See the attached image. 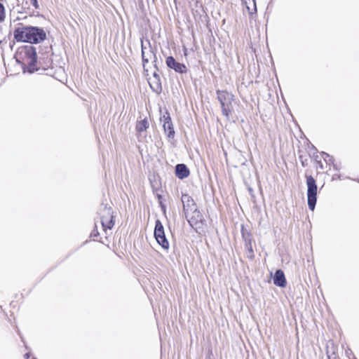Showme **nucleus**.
<instances>
[{"label":"nucleus","instance_id":"39448f33","mask_svg":"<svg viewBox=\"0 0 359 359\" xmlns=\"http://www.w3.org/2000/svg\"><path fill=\"white\" fill-rule=\"evenodd\" d=\"M307 201L311 210H313L317 201V184L315 179L311 175H306Z\"/></svg>","mask_w":359,"mask_h":359},{"label":"nucleus","instance_id":"ddd939ff","mask_svg":"<svg viewBox=\"0 0 359 359\" xmlns=\"http://www.w3.org/2000/svg\"><path fill=\"white\" fill-rule=\"evenodd\" d=\"M273 284L280 287H285L287 282L285 277L284 272L281 269H278L274 273L273 278Z\"/></svg>","mask_w":359,"mask_h":359},{"label":"nucleus","instance_id":"a878e982","mask_svg":"<svg viewBox=\"0 0 359 359\" xmlns=\"http://www.w3.org/2000/svg\"><path fill=\"white\" fill-rule=\"evenodd\" d=\"M319 163H320V167L321 168H323V165H322V163H321L320 162H319Z\"/></svg>","mask_w":359,"mask_h":359},{"label":"nucleus","instance_id":"b1692460","mask_svg":"<svg viewBox=\"0 0 359 359\" xmlns=\"http://www.w3.org/2000/svg\"><path fill=\"white\" fill-rule=\"evenodd\" d=\"M299 158L301 159V161H302V165H303L304 167V166H306V164L305 163V161H304L302 160V156H299Z\"/></svg>","mask_w":359,"mask_h":359},{"label":"nucleus","instance_id":"20e7f679","mask_svg":"<svg viewBox=\"0 0 359 359\" xmlns=\"http://www.w3.org/2000/svg\"><path fill=\"white\" fill-rule=\"evenodd\" d=\"M98 214L100 216L103 230L107 233V230L111 229L114 225L112 208L107 204L102 203Z\"/></svg>","mask_w":359,"mask_h":359},{"label":"nucleus","instance_id":"423d86ee","mask_svg":"<svg viewBox=\"0 0 359 359\" xmlns=\"http://www.w3.org/2000/svg\"><path fill=\"white\" fill-rule=\"evenodd\" d=\"M185 217L189 225L194 229L196 232L203 229L205 222L202 214L197 208L193 212H190V213L186 215Z\"/></svg>","mask_w":359,"mask_h":359},{"label":"nucleus","instance_id":"9b49d317","mask_svg":"<svg viewBox=\"0 0 359 359\" xmlns=\"http://www.w3.org/2000/svg\"><path fill=\"white\" fill-rule=\"evenodd\" d=\"M166 65L169 68L174 69L177 73L183 74L187 72L186 66L182 63L177 62L172 56H169L166 58Z\"/></svg>","mask_w":359,"mask_h":359},{"label":"nucleus","instance_id":"2eb2a0df","mask_svg":"<svg viewBox=\"0 0 359 359\" xmlns=\"http://www.w3.org/2000/svg\"><path fill=\"white\" fill-rule=\"evenodd\" d=\"M151 90L156 93L157 94H160L162 91V86L161 82V79H152L150 78L148 81Z\"/></svg>","mask_w":359,"mask_h":359},{"label":"nucleus","instance_id":"5701e85b","mask_svg":"<svg viewBox=\"0 0 359 359\" xmlns=\"http://www.w3.org/2000/svg\"><path fill=\"white\" fill-rule=\"evenodd\" d=\"M151 78L152 79H161L160 76L156 72H154L153 76Z\"/></svg>","mask_w":359,"mask_h":359},{"label":"nucleus","instance_id":"f8f14e48","mask_svg":"<svg viewBox=\"0 0 359 359\" xmlns=\"http://www.w3.org/2000/svg\"><path fill=\"white\" fill-rule=\"evenodd\" d=\"M147 44L149 46V49L148 51H147V47L144 44L143 41H141V47H142V62L144 65L145 63L149 62V60H151L152 57H154L155 60L156 59V54L154 53L151 48V43L149 41H147Z\"/></svg>","mask_w":359,"mask_h":359},{"label":"nucleus","instance_id":"f3484780","mask_svg":"<svg viewBox=\"0 0 359 359\" xmlns=\"http://www.w3.org/2000/svg\"><path fill=\"white\" fill-rule=\"evenodd\" d=\"M5 7L3 4L0 3V23L5 19Z\"/></svg>","mask_w":359,"mask_h":359},{"label":"nucleus","instance_id":"9d476101","mask_svg":"<svg viewBox=\"0 0 359 359\" xmlns=\"http://www.w3.org/2000/svg\"><path fill=\"white\" fill-rule=\"evenodd\" d=\"M242 236L245 241L247 257L250 259H253L255 254L252 245V236L250 233L245 232L243 229H242Z\"/></svg>","mask_w":359,"mask_h":359},{"label":"nucleus","instance_id":"393cba45","mask_svg":"<svg viewBox=\"0 0 359 359\" xmlns=\"http://www.w3.org/2000/svg\"><path fill=\"white\" fill-rule=\"evenodd\" d=\"M24 357L25 359H28L29 357H30V353H27L24 355Z\"/></svg>","mask_w":359,"mask_h":359},{"label":"nucleus","instance_id":"aec40b11","mask_svg":"<svg viewBox=\"0 0 359 359\" xmlns=\"http://www.w3.org/2000/svg\"><path fill=\"white\" fill-rule=\"evenodd\" d=\"M159 205H160V207H161V210L163 212V214H165V212H166V207H165V205L161 201H159Z\"/></svg>","mask_w":359,"mask_h":359},{"label":"nucleus","instance_id":"6ab92c4d","mask_svg":"<svg viewBox=\"0 0 359 359\" xmlns=\"http://www.w3.org/2000/svg\"><path fill=\"white\" fill-rule=\"evenodd\" d=\"M324 161H325L327 163H328V164H331V163H332V164H333L334 168L335 169H337V167H336V165L334 164V158H333V157H332V156H330V158H328V159H327L326 158H324Z\"/></svg>","mask_w":359,"mask_h":359},{"label":"nucleus","instance_id":"bb28decb","mask_svg":"<svg viewBox=\"0 0 359 359\" xmlns=\"http://www.w3.org/2000/svg\"><path fill=\"white\" fill-rule=\"evenodd\" d=\"M32 359H37V358H32Z\"/></svg>","mask_w":359,"mask_h":359},{"label":"nucleus","instance_id":"6e6552de","mask_svg":"<svg viewBox=\"0 0 359 359\" xmlns=\"http://www.w3.org/2000/svg\"><path fill=\"white\" fill-rule=\"evenodd\" d=\"M161 121L163 122V127L167 137L169 139H173L175 137V132L170 114L166 111L161 118Z\"/></svg>","mask_w":359,"mask_h":359},{"label":"nucleus","instance_id":"4468645a","mask_svg":"<svg viewBox=\"0 0 359 359\" xmlns=\"http://www.w3.org/2000/svg\"><path fill=\"white\" fill-rule=\"evenodd\" d=\"M189 170L185 164L180 163L175 166V175L183 180L189 175Z\"/></svg>","mask_w":359,"mask_h":359},{"label":"nucleus","instance_id":"412c9836","mask_svg":"<svg viewBox=\"0 0 359 359\" xmlns=\"http://www.w3.org/2000/svg\"><path fill=\"white\" fill-rule=\"evenodd\" d=\"M31 4L35 8H39L38 1L37 0H30Z\"/></svg>","mask_w":359,"mask_h":359},{"label":"nucleus","instance_id":"0eeeda50","mask_svg":"<svg viewBox=\"0 0 359 359\" xmlns=\"http://www.w3.org/2000/svg\"><path fill=\"white\" fill-rule=\"evenodd\" d=\"M154 234L156 242L162 248L166 250H168L170 244L165 237L163 225L159 219L156 220Z\"/></svg>","mask_w":359,"mask_h":359},{"label":"nucleus","instance_id":"1a4fd4ad","mask_svg":"<svg viewBox=\"0 0 359 359\" xmlns=\"http://www.w3.org/2000/svg\"><path fill=\"white\" fill-rule=\"evenodd\" d=\"M181 201L183 205V211L185 215L190 213V212H193L197 208L196 204L194 199L188 194H182Z\"/></svg>","mask_w":359,"mask_h":359},{"label":"nucleus","instance_id":"f257e3e1","mask_svg":"<svg viewBox=\"0 0 359 359\" xmlns=\"http://www.w3.org/2000/svg\"><path fill=\"white\" fill-rule=\"evenodd\" d=\"M15 57L16 62L21 65L23 72L32 74L39 69V67H37L36 50L32 45L20 47Z\"/></svg>","mask_w":359,"mask_h":359},{"label":"nucleus","instance_id":"f03ea898","mask_svg":"<svg viewBox=\"0 0 359 359\" xmlns=\"http://www.w3.org/2000/svg\"><path fill=\"white\" fill-rule=\"evenodd\" d=\"M14 39L17 41L29 43H39L46 39V33L43 28L34 26L21 25L14 30Z\"/></svg>","mask_w":359,"mask_h":359},{"label":"nucleus","instance_id":"7ed1b4c3","mask_svg":"<svg viewBox=\"0 0 359 359\" xmlns=\"http://www.w3.org/2000/svg\"><path fill=\"white\" fill-rule=\"evenodd\" d=\"M217 99L220 103L222 114L229 119L230 114L233 111V101L234 95L226 90L216 91Z\"/></svg>","mask_w":359,"mask_h":359},{"label":"nucleus","instance_id":"dca6fc26","mask_svg":"<svg viewBox=\"0 0 359 359\" xmlns=\"http://www.w3.org/2000/svg\"><path fill=\"white\" fill-rule=\"evenodd\" d=\"M149 126V121L147 118L143 120L138 121L136 124V130L138 133L145 131Z\"/></svg>","mask_w":359,"mask_h":359},{"label":"nucleus","instance_id":"4be33fe9","mask_svg":"<svg viewBox=\"0 0 359 359\" xmlns=\"http://www.w3.org/2000/svg\"><path fill=\"white\" fill-rule=\"evenodd\" d=\"M321 154H322L323 158H326L327 159H328V158H330L331 156L328 154L323 152V151L321 153Z\"/></svg>","mask_w":359,"mask_h":359},{"label":"nucleus","instance_id":"a211bd4d","mask_svg":"<svg viewBox=\"0 0 359 359\" xmlns=\"http://www.w3.org/2000/svg\"><path fill=\"white\" fill-rule=\"evenodd\" d=\"M98 236H99V232H98L97 227L95 226V229L90 233V237L95 238L97 237Z\"/></svg>","mask_w":359,"mask_h":359}]
</instances>
